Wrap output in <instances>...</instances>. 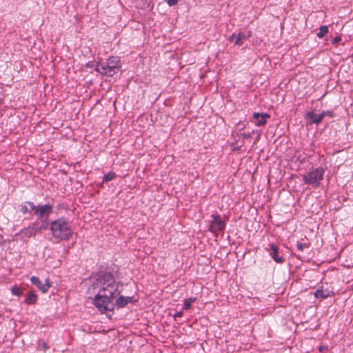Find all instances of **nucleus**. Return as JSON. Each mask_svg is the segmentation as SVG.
<instances>
[{"label": "nucleus", "instance_id": "obj_3", "mask_svg": "<svg viewBox=\"0 0 353 353\" xmlns=\"http://www.w3.org/2000/svg\"><path fill=\"white\" fill-rule=\"evenodd\" d=\"M122 64L119 57L112 56L106 61H102L100 74L103 76L113 77L121 68Z\"/></svg>", "mask_w": 353, "mask_h": 353}, {"label": "nucleus", "instance_id": "obj_31", "mask_svg": "<svg viewBox=\"0 0 353 353\" xmlns=\"http://www.w3.org/2000/svg\"><path fill=\"white\" fill-rule=\"evenodd\" d=\"M182 316H183V311H179V312H177L176 313H175V314L174 315V318L176 319L178 317H181Z\"/></svg>", "mask_w": 353, "mask_h": 353}, {"label": "nucleus", "instance_id": "obj_14", "mask_svg": "<svg viewBox=\"0 0 353 353\" xmlns=\"http://www.w3.org/2000/svg\"><path fill=\"white\" fill-rule=\"evenodd\" d=\"M37 294L34 292L30 291L26 295L25 303L28 305L34 304L37 301Z\"/></svg>", "mask_w": 353, "mask_h": 353}, {"label": "nucleus", "instance_id": "obj_8", "mask_svg": "<svg viewBox=\"0 0 353 353\" xmlns=\"http://www.w3.org/2000/svg\"><path fill=\"white\" fill-rule=\"evenodd\" d=\"M30 281L33 285L37 287V288L42 292L46 293L49 288L51 287V283L49 279H46V283L43 284L39 279V277L32 276L30 278Z\"/></svg>", "mask_w": 353, "mask_h": 353}, {"label": "nucleus", "instance_id": "obj_12", "mask_svg": "<svg viewBox=\"0 0 353 353\" xmlns=\"http://www.w3.org/2000/svg\"><path fill=\"white\" fill-rule=\"evenodd\" d=\"M16 235L19 236L20 239L23 241H26L30 238L34 236L33 234L32 233V230H31V228H30V226L23 228Z\"/></svg>", "mask_w": 353, "mask_h": 353}, {"label": "nucleus", "instance_id": "obj_22", "mask_svg": "<svg viewBox=\"0 0 353 353\" xmlns=\"http://www.w3.org/2000/svg\"><path fill=\"white\" fill-rule=\"evenodd\" d=\"M11 292L13 295L20 296L22 294V290L20 287L15 285L11 288Z\"/></svg>", "mask_w": 353, "mask_h": 353}, {"label": "nucleus", "instance_id": "obj_1", "mask_svg": "<svg viewBox=\"0 0 353 353\" xmlns=\"http://www.w3.org/2000/svg\"><path fill=\"white\" fill-rule=\"evenodd\" d=\"M93 290H99L95 295L93 304L102 313L108 315L113 313L114 296L119 295L118 283L110 271L100 270L95 276L92 283Z\"/></svg>", "mask_w": 353, "mask_h": 353}, {"label": "nucleus", "instance_id": "obj_10", "mask_svg": "<svg viewBox=\"0 0 353 353\" xmlns=\"http://www.w3.org/2000/svg\"><path fill=\"white\" fill-rule=\"evenodd\" d=\"M270 116L268 113L254 112L253 114V119L256 120V125L257 126H262L266 124L267 119L270 118Z\"/></svg>", "mask_w": 353, "mask_h": 353}, {"label": "nucleus", "instance_id": "obj_32", "mask_svg": "<svg viewBox=\"0 0 353 353\" xmlns=\"http://www.w3.org/2000/svg\"><path fill=\"white\" fill-rule=\"evenodd\" d=\"M39 345H41L43 350H46L48 348V346L47 345V343L46 342H42L39 344Z\"/></svg>", "mask_w": 353, "mask_h": 353}, {"label": "nucleus", "instance_id": "obj_17", "mask_svg": "<svg viewBox=\"0 0 353 353\" xmlns=\"http://www.w3.org/2000/svg\"><path fill=\"white\" fill-rule=\"evenodd\" d=\"M30 228H31L32 233L34 236H35L37 234H41L40 228H39V221H36L29 225Z\"/></svg>", "mask_w": 353, "mask_h": 353}, {"label": "nucleus", "instance_id": "obj_26", "mask_svg": "<svg viewBox=\"0 0 353 353\" xmlns=\"http://www.w3.org/2000/svg\"><path fill=\"white\" fill-rule=\"evenodd\" d=\"M296 246H297L298 250H300V251H303L304 250V248H306L309 247L307 243H300V242L297 243Z\"/></svg>", "mask_w": 353, "mask_h": 353}, {"label": "nucleus", "instance_id": "obj_20", "mask_svg": "<svg viewBox=\"0 0 353 353\" xmlns=\"http://www.w3.org/2000/svg\"><path fill=\"white\" fill-rule=\"evenodd\" d=\"M116 176V174L114 172H110L105 174L103 178V182H108L114 179Z\"/></svg>", "mask_w": 353, "mask_h": 353}, {"label": "nucleus", "instance_id": "obj_24", "mask_svg": "<svg viewBox=\"0 0 353 353\" xmlns=\"http://www.w3.org/2000/svg\"><path fill=\"white\" fill-rule=\"evenodd\" d=\"M27 204L30 207V210L29 211L31 212H34V214H35V210L37 209V205H35L33 202L32 201H27Z\"/></svg>", "mask_w": 353, "mask_h": 353}, {"label": "nucleus", "instance_id": "obj_28", "mask_svg": "<svg viewBox=\"0 0 353 353\" xmlns=\"http://www.w3.org/2000/svg\"><path fill=\"white\" fill-rule=\"evenodd\" d=\"M166 1L170 6H175L178 3V0H166Z\"/></svg>", "mask_w": 353, "mask_h": 353}, {"label": "nucleus", "instance_id": "obj_30", "mask_svg": "<svg viewBox=\"0 0 353 353\" xmlns=\"http://www.w3.org/2000/svg\"><path fill=\"white\" fill-rule=\"evenodd\" d=\"M242 137L244 139H248L251 138L252 134L251 133H243L242 134Z\"/></svg>", "mask_w": 353, "mask_h": 353}, {"label": "nucleus", "instance_id": "obj_7", "mask_svg": "<svg viewBox=\"0 0 353 353\" xmlns=\"http://www.w3.org/2000/svg\"><path fill=\"white\" fill-rule=\"evenodd\" d=\"M266 250L269 253L272 259L277 263L282 264L285 261V259L283 254H281V252L279 250L278 246L274 243L270 245L269 248H266Z\"/></svg>", "mask_w": 353, "mask_h": 353}, {"label": "nucleus", "instance_id": "obj_23", "mask_svg": "<svg viewBox=\"0 0 353 353\" xmlns=\"http://www.w3.org/2000/svg\"><path fill=\"white\" fill-rule=\"evenodd\" d=\"M41 221H39V228H40V231L41 232H42L43 230H47L48 228V222H47V220L48 219H40Z\"/></svg>", "mask_w": 353, "mask_h": 353}, {"label": "nucleus", "instance_id": "obj_16", "mask_svg": "<svg viewBox=\"0 0 353 353\" xmlns=\"http://www.w3.org/2000/svg\"><path fill=\"white\" fill-rule=\"evenodd\" d=\"M102 65V61H89L86 63L85 66L88 68H94L95 71L100 73L101 66Z\"/></svg>", "mask_w": 353, "mask_h": 353}, {"label": "nucleus", "instance_id": "obj_15", "mask_svg": "<svg viewBox=\"0 0 353 353\" xmlns=\"http://www.w3.org/2000/svg\"><path fill=\"white\" fill-rule=\"evenodd\" d=\"M247 39V37H245V33L243 32H239L237 34H236V40L234 41V45L241 46L243 45L245 40Z\"/></svg>", "mask_w": 353, "mask_h": 353}, {"label": "nucleus", "instance_id": "obj_5", "mask_svg": "<svg viewBox=\"0 0 353 353\" xmlns=\"http://www.w3.org/2000/svg\"><path fill=\"white\" fill-rule=\"evenodd\" d=\"M212 220L209 225V230L214 234L223 231L226 225V221L223 220L221 215L216 214L211 215Z\"/></svg>", "mask_w": 353, "mask_h": 353}, {"label": "nucleus", "instance_id": "obj_34", "mask_svg": "<svg viewBox=\"0 0 353 353\" xmlns=\"http://www.w3.org/2000/svg\"><path fill=\"white\" fill-rule=\"evenodd\" d=\"M3 114L2 112L0 111V117H2Z\"/></svg>", "mask_w": 353, "mask_h": 353}, {"label": "nucleus", "instance_id": "obj_27", "mask_svg": "<svg viewBox=\"0 0 353 353\" xmlns=\"http://www.w3.org/2000/svg\"><path fill=\"white\" fill-rule=\"evenodd\" d=\"M341 41V37H339V36H337V37H335L332 41V43L333 45H336L337 43H339L340 41Z\"/></svg>", "mask_w": 353, "mask_h": 353}, {"label": "nucleus", "instance_id": "obj_11", "mask_svg": "<svg viewBox=\"0 0 353 353\" xmlns=\"http://www.w3.org/2000/svg\"><path fill=\"white\" fill-rule=\"evenodd\" d=\"M333 292L328 289H323V287L319 288L315 292L314 296L316 299H325L332 295Z\"/></svg>", "mask_w": 353, "mask_h": 353}, {"label": "nucleus", "instance_id": "obj_9", "mask_svg": "<svg viewBox=\"0 0 353 353\" xmlns=\"http://www.w3.org/2000/svg\"><path fill=\"white\" fill-rule=\"evenodd\" d=\"M137 301L133 296H119L114 303V306H117L119 308H123L125 307L128 303H134Z\"/></svg>", "mask_w": 353, "mask_h": 353}, {"label": "nucleus", "instance_id": "obj_4", "mask_svg": "<svg viewBox=\"0 0 353 353\" xmlns=\"http://www.w3.org/2000/svg\"><path fill=\"white\" fill-rule=\"evenodd\" d=\"M324 169L321 167L310 170L303 176L305 184L311 185L314 188L319 186L321 181L323 179Z\"/></svg>", "mask_w": 353, "mask_h": 353}, {"label": "nucleus", "instance_id": "obj_29", "mask_svg": "<svg viewBox=\"0 0 353 353\" xmlns=\"http://www.w3.org/2000/svg\"><path fill=\"white\" fill-rule=\"evenodd\" d=\"M228 40L230 42H234V41L236 40V34L233 33L231 36H230L229 38H228Z\"/></svg>", "mask_w": 353, "mask_h": 353}, {"label": "nucleus", "instance_id": "obj_21", "mask_svg": "<svg viewBox=\"0 0 353 353\" xmlns=\"http://www.w3.org/2000/svg\"><path fill=\"white\" fill-rule=\"evenodd\" d=\"M27 205V201L22 203L19 205V211L23 214L28 212L30 213V211H29V209L28 208Z\"/></svg>", "mask_w": 353, "mask_h": 353}, {"label": "nucleus", "instance_id": "obj_13", "mask_svg": "<svg viewBox=\"0 0 353 353\" xmlns=\"http://www.w3.org/2000/svg\"><path fill=\"white\" fill-rule=\"evenodd\" d=\"M306 119L310 121L311 123H320L323 119L322 115L321 114H316L314 112L311 111L308 112L306 114Z\"/></svg>", "mask_w": 353, "mask_h": 353}, {"label": "nucleus", "instance_id": "obj_2", "mask_svg": "<svg viewBox=\"0 0 353 353\" xmlns=\"http://www.w3.org/2000/svg\"><path fill=\"white\" fill-rule=\"evenodd\" d=\"M50 229L52 236L59 241L68 240L73 234L70 223L63 217L52 221Z\"/></svg>", "mask_w": 353, "mask_h": 353}, {"label": "nucleus", "instance_id": "obj_18", "mask_svg": "<svg viewBox=\"0 0 353 353\" xmlns=\"http://www.w3.org/2000/svg\"><path fill=\"white\" fill-rule=\"evenodd\" d=\"M196 297H190L184 301L183 310H188L191 308L192 304L196 301Z\"/></svg>", "mask_w": 353, "mask_h": 353}, {"label": "nucleus", "instance_id": "obj_25", "mask_svg": "<svg viewBox=\"0 0 353 353\" xmlns=\"http://www.w3.org/2000/svg\"><path fill=\"white\" fill-rule=\"evenodd\" d=\"M321 114L322 115L323 118H324L326 116H328L330 118H332L334 117V114L332 111H323Z\"/></svg>", "mask_w": 353, "mask_h": 353}, {"label": "nucleus", "instance_id": "obj_33", "mask_svg": "<svg viewBox=\"0 0 353 353\" xmlns=\"http://www.w3.org/2000/svg\"><path fill=\"white\" fill-rule=\"evenodd\" d=\"M251 36H252V32L251 31H248V34H245V37H247V39L248 38H250Z\"/></svg>", "mask_w": 353, "mask_h": 353}, {"label": "nucleus", "instance_id": "obj_6", "mask_svg": "<svg viewBox=\"0 0 353 353\" xmlns=\"http://www.w3.org/2000/svg\"><path fill=\"white\" fill-rule=\"evenodd\" d=\"M53 204L48 203L46 204H38L34 215L39 219H48L53 210Z\"/></svg>", "mask_w": 353, "mask_h": 353}, {"label": "nucleus", "instance_id": "obj_19", "mask_svg": "<svg viewBox=\"0 0 353 353\" xmlns=\"http://www.w3.org/2000/svg\"><path fill=\"white\" fill-rule=\"evenodd\" d=\"M328 32V28L326 26H321L319 28V32L317 33L319 38H323Z\"/></svg>", "mask_w": 353, "mask_h": 353}]
</instances>
